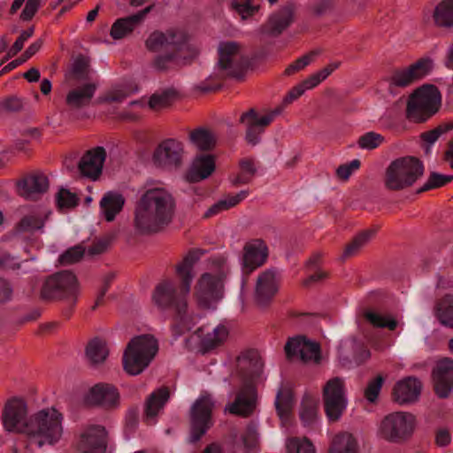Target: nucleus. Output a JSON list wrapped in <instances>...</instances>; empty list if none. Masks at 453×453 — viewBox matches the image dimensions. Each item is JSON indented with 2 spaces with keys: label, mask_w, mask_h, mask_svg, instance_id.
Here are the masks:
<instances>
[{
  "label": "nucleus",
  "mask_w": 453,
  "mask_h": 453,
  "mask_svg": "<svg viewBox=\"0 0 453 453\" xmlns=\"http://www.w3.org/2000/svg\"><path fill=\"white\" fill-rule=\"evenodd\" d=\"M202 249H191L183 257L181 263L176 265V273L180 279V290L168 280L159 282L152 295L155 304L162 310H172L174 324L173 330L181 334L188 326L187 296L190 292V286L194 275L192 270L194 265L205 254Z\"/></svg>",
  "instance_id": "nucleus-1"
},
{
  "label": "nucleus",
  "mask_w": 453,
  "mask_h": 453,
  "mask_svg": "<svg viewBox=\"0 0 453 453\" xmlns=\"http://www.w3.org/2000/svg\"><path fill=\"white\" fill-rule=\"evenodd\" d=\"M188 41L189 35L177 28L151 32L144 42L148 51L157 53L151 60L150 66L158 73H167L191 65L200 50L189 44Z\"/></svg>",
  "instance_id": "nucleus-2"
},
{
  "label": "nucleus",
  "mask_w": 453,
  "mask_h": 453,
  "mask_svg": "<svg viewBox=\"0 0 453 453\" xmlns=\"http://www.w3.org/2000/svg\"><path fill=\"white\" fill-rule=\"evenodd\" d=\"M173 197L160 188L148 189L137 202L134 225L140 234H152L167 226L174 215Z\"/></svg>",
  "instance_id": "nucleus-3"
},
{
  "label": "nucleus",
  "mask_w": 453,
  "mask_h": 453,
  "mask_svg": "<svg viewBox=\"0 0 453 453\" xmlns=\"http://www.w3.org/2000/svg\"><path fill=\"white\" fill-rule=\"evenodd\" d=\"M79 294L80 284L77 276L70 270H62L46 278L40 290V298L45 302H65L67 307L62 312L69 319Z\"/></svg>",
  "instance_id": "nucleus-4"
},
{
  "label": "nucleus",
  "mask_w": 453,
  "mask_h": 453,
  "mask_svg": "<svg viewBox=\"0 0 453 453\" xmlns=\"http://www.w3.org/2000/svg\"><path fill=\"white\" fill-rule=\"evenodd\" d=\"M26 435L30 444L41 448L57 443L63 433L62 414L57 410L43 409L28 418Z\"/></svg>",
  "instance_id": "nucleus-5"
},
{
  "label": "nucleus",
  "mask_w": 453,
  "mask_h": 453,
  "mask_svg": "<svg viewBox=\"0 0 453 453\" xmlns=\"http://www.w3.org/2000/svg\"><path fill=\"white\" fill-rule=\"evenodd\" d=\"M424 173L425 165L418 157H401L391 161L386 168L383 183L388 191H403L411 188Z\"/></svg>",
  "instance_id": "nucleus-6"
},
{
  "label": "nucleus",
  "mask_w": 453,
  "mask_h": 453,
  "mask_svg": "<svg viewBox=\"0 0 453 453\" xmlns=\"http://www.w3.org/2000/svg\"><path fill=\"white\" fill-rule=\"evenodd\" d=\"M158 352V342L150 334L133 337L123 353V369L129 375L141 374Z\"/></svg>",
  "instance_id": "nucleus-7"
},
{
  "label": "nucleus",
  "mask_w": 453,
  "mask_h": 453,
  "mask_svg": "<svg viewBox=\"0 0 453 453\" xmlns=\"http://www.w3.org/2000/svg\"><path fill=\"white\" fill-rule=\"evenodd\" d=\"M441 106V94L434 84H423L410 96L406 118L415 123H424L435 115Z\"/></svg>",
  "instance_id": "nucleus-8"
},
{
  "label": "nucleus",
  "mask_w": 453,
  "mask_h": 453,
  "mask_svg": "<svg viewBox=\"0 0 453 453\" xmlns=\"http://www.w3.org/2000/svg\"><path fill=\"white\" fill-rule=\"evenodd\" d=\"M417 426L416 416L407 411L388 413L380 420L377 434L390 443L402 444L413 435Z\"/></svg>",
  "instance_id": "nucleus-9"
},
{
  "label": "nucleus",
  "mask_w": 453,
  "mask_h": 453,
  "mask_svg": "<svg viewBox=\"0 0 453 453\" xmlns=\"http://www.w3.org/2000/svg\"><path fill=\"white\" fill-rule=\"evenodd\" d=\"M215 400L210 393L202 394L190 406L188 411L189 436L188 442L199 441L213 426L212 413Z\"/></svg>",
  "instance_id": "nucleus-10"
},
{
  "label": "nucleus",
  "mask_w": 453,
  "mask_h": 453,
  "mask_svg": "<svg viewBox=\"0 0 453 453\" xmlns=\"http://www.w3.org/2000/svg\"><path fill=\"white\" fill-rule=\"evenodd\" d=\"M241 44L237 42H221L218 48V66L222 71H227L226 76L242 80L250 65L248 57L241 56L238 60L235 57L239 54Z\"/></svg>",
  "instance_id": "nucleus-11"
},
{
  "label": "nucleus",
  "mask_w": 453,
  "mask_h": 453,
  "mask_svg": "<svg viewBox=\"0 0 453 453\" xmlns=\"http://www.w3.org/2000/svg\"><path fill=\"white\" fill-rule=\"evenodd\" d=\"M322 400L328 421L333 423L339 421L347 407L342 379L334 377L326 381L323 387Z\"/></svg>",
  "instance_id": "nucleus-12"
},
{
  "label": "nucleus",
  "mask_w": 453,
  "mask_h": 453,
  "mask_svg": "<svg viewBox=\"0 0 453 453\" xmlns=\"http://www.w3.org/2000/svg\"><path fill=\"white\" fill-rule=\"evenodd\" d=\"M434 69V61L430 58H421L406 68H395L387 79L389 90L404 88L428 75Z\"/></svg>",
  "instance_id": "nucleus-13"
},
{
  "label": "nucleus",
  "mask_w": 453,
  "mask_h": 453,
  "mask_svg": "<svg viewBox=\"0 0 453 453\" xmlns=\"http://www.w3.org/2000/svg\"><path fill=\"white\" fill-rule=\"evenodd\" d=\"M226 278V273L223 271L216 275L210 273L201 275L196 287V296L201 308L210 309L213 303H217L223 297V282Z\"/></svg>",
  "instance_id": "nucleus-14"
},
{
  "label": "nucleus",
  "mask_w": 453,
  "mask_h": 453,
  "mask_svg": "<svg viewBox=\"0 0 453 453\" xmlns=\"http://www.w3.org/2000/svg\"><path fill=\"white\" fill-rule=\"evenodd\" d=\"M27 404L23 398L12 397L9 399L4 407L2 421L4 427L8 432L26 434L28 425Z\"/></svg>",
  "instance_id": "nucleus-15"
},
{
  "label": "nucleus",
  "mask_w": 453,
  "mask_h": 453,
  "mask_svg": "<svg viewBox=\"0 0 453 453\" xmlns=\"http://www.w3.org/2000/svg\"><path fill=\"white\" fill-rule=\"evenodd\" d=\"M83 403L88 407L115 410L120 404V395L114 385L100 382L88 389L83 397Z\"/></svg>",
  "instance_id": "nucleus-16"
},
{
  "label": "nucleus",
  "mask_w": 453,
  "mask_h": 453,
  "mask_svg": "<svg viewBox=\"0 0 453 453\" xmlns=\"http://www.w3.org/2000/svg\"><path fill=\"white\" fill-rule=\"evenodd\" d=\"M280 289V279L275 268L261 272L256 280L254 302L259 308H267Z\"/></svg>",
  "instance_id": "nucleus-17"
},
{
  "label": "nucleus",
  "mask_w": 453,
  "mask_h": 453,
  "mask_svg": "<svg viewBox=\"0 0 453 453\" xmlns=\"http://www.w3.org/2000/svg\"><path fill=\"white\" fill-rule=\"evenodd\" d=\"M237 371L242 383L257 385L264 372V361L259 352L250 349L242 352L236 359Z\"/></svg>",
  "instance_id": "nucleus-18"
},
{
  "label": "nucleus",
  "mask_w": 453,
  "mask_h": 453,
  "mask_svg": "<svg viewBox=\"0 0 453 453\" xmlns=\"http://www.w3.org/2000/svg\"><path fill=\"white\" fill-rule=\"evenodd\" d=\"M184 145L181 142L168 138L162 141L155 149L152 161L156 166L178 168L182 164Z\"/></svg>",
  "instance_id": "nucleus-19"
},
{
  "label": "nucleus",
  "mask_w": 453,
  "mask_h": 453,
  "mask_svg": "<svg viewBox=\"0 0 453 453\" xmlns=\"http://www.w3.org/2000/svg\"><path fill=\"white\" fill-rule=\"evenodd\" d=\"M433 389L440 399L449 397L453 389V359L443 357L437 361L432 373Z\"/></svg>",
  "instance_id": "nucleus-20"
},
{
  "label": "nucleus",
  "mask_w": 453,
  "mask_h": 453,
  "mask_svg": "<svg viewBox=\"0 0 453 453\" xmlns=\"http://www.w3.org/2000/svg\"><path fill=\"white\" fill-rule=\"evenodd\" d=\"M296 4L288 2L272 13L267 21L261 26L262 34L271 37L280 36L295 20Z\"/></svg>",
  "instance_id": "nucleus-21"
},
{
  "label": "nucleus",
  "mask_w": 453,
  "mask_h": 453,
  "mask_svg": "<svg viewBox=\"0 0 453 453\" xmlns=\"http://www.w3.org/2000/svg\"><path fill=\"white\" fill-rule=\"evenodd\" d=\"M269 256V249L263 239H253L247 242L242 250V266L245 275L265 264Z\"/></svg>",
  "instance_id": "nucleus-22"
},
{
  "label": "nucleus",
  "mask_w": 453,
  "mask_h": 453,
  "mask_svg": "<svg viewBox=\"0 0 453 453\" xmlns=\"http://www.w3.org/2000/svg\"><path fill=\"white\" fill-rule=\"evenodd\" d=\"M257 400V386L242 383L234 401L226 410H228L231 414L247 418L254 412Z\"/></svg>",
  "instance_id": "nucleus-23"
},
{
  "label": "nucleus",
  "mask_w": 453,
  "mask_h": 453,
  "mask_svg": "<svg viewBox=\"0 0 453 453\" xmlns=\"http://www.w3.org/2000/svg\"><path fill=\"white\" fill-rule=\"evenodd\" d=\"M269 118H261L255 108H250L241 114L239 123L245 126V141L250 146L261 142V135L269 126Z\"/></svg>",
  "instance_id": "nucleus-24"
},
{
  "label": "nucleus",
  "mask_w": 453,
  "mask_h": 453,
  "mask_svg": "<svg viewBox=\"0 0 453 453\" xmlns=\"http://www.w3.org/2000/svg\"><path fill=\"white\" fill-rule=\"evenodd\" d=\"M106 156V150L102 146L87 150L78 163L81 175L96 180L102 174Z\"/></svg>",
  "instance_id": "nucleus-25"
},
{
  "label": "nucleus",
  "mask_w": 453,
  "mask_h": 453,
  "mask_svg": "<svg viewBox=\"0 0 453 453\" xmlns=\"http://www.w3.org/2000/svg\"><path fill=\"white\" fill-rule=\"evenodd\" d=\"M423 383L415 376H407L397 381L391 393L392 400L401 405L417 402L421 395Z\"/></svg>",
  "instance_id": "nucleus-26"
},
{
  "label": "nucleus",
  "mask_w": 453,
  "mask_h": 453,
  "mask_svg": "<svg viewBox=\"0 0 453 453\" xmlns=\"http://www.w3.org/2000/svg\"><path fill=\"white\" fill-rule=\"evenodd\" d=\"M79 448L82 453H105L107 448L105 427L99 425L88 426L81 434Z\"/></svg>",
  "instance_id": "nucleus-27"
},
{
  "label": "nucleus",
  "mask_w": 453,
  "mask_h": 453,
  "mask_svg": "<svg viewBox=\"0 0 453 453\" xmlns=\"http://www.w3.org/2000/svg\"><path fill=\"white\" fill-rule=\"evenodd\" d=\"M153 8L154 4H150L134 14L116 19L110 30L111 37L114 40H121L130 35L135 28L143 23L146 16Z\"/></svg>",
  "instance_id": "nucleus-28"
},
{
  "label": "nucleus",
  "mask_w": 453,
  "mask_h": 453,
  "mask_svg": "<svg viewBox=\"0 0 453 453\" xmlns=\"http://www.w3.org/2000/svg\"><path fill=\"white\" fill-rule=\"evenodd\" d=\"M18 194L26 199L34 195H42L48 191L50 182L48 177L42 173H32L25 175L16 183Z\"/></svg>",
  "instance_id": "nucleus-29"
},
{
  "label": "nucleus",
  "mask_w": 453,
  "mask_h": 453,
  "mask_svg": "<svg viewBox=\"0 0 453 453\" xmlns=\"http://www.w3.org/2000/svg\"><path fill=\"white\" fill-rule=\"evenodd\" d=\"M215 159L211 154L197 155L187 171L185 180L189 183H197L209 178L216 169Z\"/></svg>",
  "instance_id": "nucleus-30"
},
{
  "label": "nucleus",
  "mask_w": 453,
  "mask_h": 453,
  "mask_svg": "<svg viewBox=\"0 0 453 453\" xmlns=\"http://www.w3.org/2000/svg\"><path fill=\"white\" fill-rule=\"evenodd\" d=\"M170 389L166 386H162L154 390L146 399L144 404V415L147 418L157 417L159 411L165 407L170 399Z\"/></svg>",
  "instance_id": "nucleus-31"
},
{
  "label": "nucleus",
  "mask_w": 453,
  "mask_h": 453,
  "mask_svg": "<svg viewBox=\"0 0 453 453\" xmlns=\"http://www.w3.org/2000/svg\"><path fill=\"white\" fill-rule=\"evenodd\" d=\"M96 88L97 86L95 83H86L81 87L70 90L65 97L66 104L74 109H81L88 105Z\"/></svg>",
  "instance_id": "nucleus-32"
},
{
  "label": "nucleus",
  "mask_w": 453,
  "mask_h": 453,
  "mask_svg": "<svg viewBox=\"0 0 453 453\" xmlns=\"http://www.w3.org/2000/svg\"><path fill=\"white\" fill-rule=\"evenodd\" d=\"M125 204V197L122 194L108 191L100 201V207L107 222H111L122 211Z\"/></svg>",
  "instance_id": "nucleus-33"
},
{
  "label": "nucleus",
  "mask_w": 453,
  "mask_h": 453,
  "mask_svg": "<svg viewBox=\"0 0 453 453\" xmlns=\"http://www.w3.org/2000/svg\"><path fill=\"white\" fill-rule=\"evenodd\" d=\"M189 142L200 151H211L217 143L216 134L205 127H198L189 133Z\"/></svg>",
  "instance_id": "nucleus-34"
},
{
  "label": "nucleus",
  "mask_w": 453,
  "mask_h": 453,
  "mask_svg": "<svg viewBox=\"0 0 453 453\" xmlns=\"http://www.w3.org/2000/svg\"><path fill=\"white\" fill-rule=\"evenodd\" d=\"M363 317L365 321L374 328H387L390 331H394L398 326V321L393 315L389 313L382 314L374 309L368 308L364 310Z\"/></svg>",
  "instance_id": "nucleus-35"
},
{
  "label": "nucleus",
  "mask_w": 453,
  "mask_h": 453,
  "mask_svg": "<svg viewBox=\"0 0 453 453\" xmlns=\"http://www.w3.org/2000/svg\"><path fill=\"white\" fill-rule=\"evenodd\" d=\"M85 355L92 365L104 363L109 356V349L105 341L99 337L91 339L86 346Z\"/></svg>",
  "instance_id": "nucleus-36"
},
{
  "label": "nucleus",
  "mask_w": 453,
  "mask_h": 453,
  "mask_svg": "<svg viewBox=\"0 0 453 453\" xmlns=\"http://www.w3.org/2000/svg\"><path fill=\"white\" fill-rule=\"evenodd\" d=\"M319 399L305 394L300 405V418L304 426H313L318 419Z\"/></svg>",
  "instance_id": "nucleus-37"
},
{
  "label": "nucleus",
  "mask_w": 453,
  "mask_h": 453,
  "mask_svg": "<svg viewBox=\"0 0 453 453\" xmlns=\"http://www.w3.org/2000/svg\"><path fill=\"white\" fill-rule=\"evenodd\" d=\"M433 19L438 27H453V0H442L434 8Z\"/></svg>",
  "instance_id": "nucleus-38"
},
{
  "label": "nucleus",
  "mask_w": 453,
  "mask_h": 453,
  "mask_svg": "<svg viewBox=\"0 0 453 453\" xmlns=\"http://www.w3.org/2000/svg\"><path fill=\"white\" fill-rule=\"evenodd\" d=\"M435 316L441 325L453 328V295L446 294L437 301Z\"/></svg>",
  "instance_id": "nucleus-39"
},
{
  "label": "nucleus",
  "mask_w": 453,
  "mask_h": 453,
  "mask_svg": "<svg viewBox=\"0 0 453 453\" xmlns=\"http://www.w3.org/2000/svg\"><path fill=\"white\" fill-rule=\"evenodd\" d=\"M294 406V395L290 388H280L275 398V408L280 419H287Z\"/></svg>",
  "instance_id": "nucleus-40"
},
{
  "label": "nucleus",
  "mask_w": 453,
  "mask_h": 453,
  "mask_svg": "<svg viewBox=\"0 0 453 453\" xmlns=\"http://www.w3.org/2000/svg\"><path fill=\"white\" fill-rule=\"evenodd\" d=\"M376 230L366 229L357 234L344 249L342 260L355 256L374 236Z\"/></svg>",
  "instance_id": "nucleus-41"
},
{
  "label": "nucleus",
  "mask_w": 453,
  "mask_h": 453,
  "mask_svg": "<svg viewBox=\"0 0 453 453\" xmlns=\"http://www.w3.org/2000/svg\"><path fill=\"white\" fill-rule=\"evenodd\" d=\"M48 215L42 213H30L25 215L17 224L16 228L23 233H34L43 228Z\"/></svg>",
  "instance_id": "nucleus-42"
},
{
  "label": "nucleus",
  "mask_w": 453,
  "mask_h": 453,
  "mask_svg": "<svg viewBox=\"0 0 453 453\" xmlns=\"http://www.w3.org/2000/svg\"><path fill=\"white\" fill-rule=\"evenodd\" d=\"M357 443L356 439L350 434H340L334 436L330 453H357Z\"/></svg>",
  "instance_id": "nucleus-43"
},
{
  "label": "nucleus",
  "mask_w": 453,
  "mask_h": 453,
  "mask_svg": "<svg viewBox=\"0 0 453 453\" xmlns=\"http://www.w3.org/2000/svg\"><path fill=\"white\" fill-rule=\"evenodd\" d=\"M228 336V329L223 326H218L213 334H208L201 342V347L203 352H209L220 346Z\"/></svg>",
  "instance_id": "nucleus-44"
},
{
  "label": "nucleus",
  "mask_w": 453,
  "mask_h": 453,
  "mask_svg": "<svg viewBox=\"0 0 453 453\" xmlns=\"http://www.w3.org/2000/svg\"><path fill=\"white\" fill-rule=\"evenodd\" d=\"M90 58L83 54H79L73 60L70 75L77 81H87L89 78Z\"/></svg>",
  "instance_id": "nucleus-45"
},
{
  "label": "nucleus",
  "mask_w": 453,
  "mask_h": 453,
  "mask_svg": "<svg viewBox=\"0 0 453 453\" xmlns=\"http://www.w3.org/2000/svg\"><path fill=\"white\" fill-rule=\"evenodd\" d=\"M247 194V191L242 190L234 196H231L226 199L218 201L206 211V212L203 215V218H210L222 211L228 210L237 205L242 199L246 197Z\"/></svg>",
  "instance_id": "nucleus-46"
},
{
  "label": "nucleus",
  "mask_w": 453,
  "mask_h": 453,
  "mask_svg": "<svg viewBox=\"0 0 453 453\" xmlns=\"http://www.w3.org/2000/svg\"><path fill=\"white\" fill-rule=\"evenodd\" d=\"M86 248L82 243L68 248L58 258V263L62 266L77 264L82 260Z\"/></svg>",
  "instance_id": "nucleus-47"
},
{
  "label": "nucleus",
  "mask_w": 453,
  "mask_h": 453,
  "mask_svg": "<svg viewBox=\"0 0 453 453\" xmlns=\"http://www.w3.org/2000/svg\"><path fill=\"white\" fill-rule=\"evenodd\" d=\"M453 129V121L442 122L432 130L424 132L420 134V139L426 143V153L430 150V146L434 144L441 135Z\"/></svg>",
  "instance_id": "nucleus-48"
},
{
  "label": "nucleus",
  "mask_w": 453,
  "mask_h": 453,
  "mask_svg": "<svg viewBox=\"0 0 453 453\" xmlns=\"http://www.w3.org/2000/svg\"><path fill=\"white\" fill-rule=\"evenodd\" d=\"M452 180L453 175H445L437 172H432L426 182L416 190V194H421L431 189L444 187Z\"/></svg>",
  "instance_id": "nucleus-49"
},
{
  "label": "nucleus",
  "mask_w": 453,
  "mask_h": 453,
  "mask_svg": "<svg viewBox=\"0 0 453 453\" xmlns=\"http://www.w3.org/2000/svg\"><path fill=\"white\" fill-rule=\"evenodd\" d=\"M178 96V92L174 88L165 89L161 94H153L148 102L150 108L166 107L170 105Z\"/></svg>",
  "instance_id": "nucleus-50"
},
{
  "label": "nucleus",
  "mask_w": 453,
  "mask_h": 453,
  "mask_svg": "<svg viewBox=\"0 0 453 453\" xmlns=\"http://www.w3.org/2000/svg\"><path fill=\"white\" fill-rule=\"evenodd\" d=\"M301 360L303 363L312 361L315 364H319L321 361V348L319 342H311L306 338L301 350Z\"/></svg>",
  "instance_id": "nucleus-51"
},
{
  "label": "nucleus",
  "mask_w": 453,
  "mask_h": 453,
  "mask_svg": "<svg viewBox=\"0 0 453 453\" xmlns=\"http://www.w3.org/2000/svg\"><path fill=\"white\" fill-rule=\"evenodd\" d=\"M287 453H315L316 449L310 439L293 437L286 444Z\"/></svg>",
  "instance_id": "nucleus-52"
},
{
  "label": "nucleus",
  "mask_w": 453,
  "mask_h": 453,
  "mask_svg": "<svg viewBox=\"0 0 453 453\" xmlns=\"http://www.w3.org/2000/svg\"><path fill=\"white\" fill-rule=\"evenodd\" d=\"M320 54V50H313L308 52L307 54L297 58L292 64H290L284 71V75L290 76L300 70L306 67L309 64H311L314 58Z\"/></svg>",
  "instance_id": "nucleus-53"
},
{
  "label": "nucleus",
  "mask_w": 453,
  "mask_h": 453,
  "mask_svg": "<svg viewBox=\"0 0 453 453\" xmlns=\"http://www.w3.org/2000/svg\"><path fill=\"white\" fill-rule=\"evenodd\" d=\"M56 203L59 209L74 208L79 203V198L76 194L69 189L61 188L56 195Z\"/></svg>",
  "instance_id": "nucleus-54"
},
{
  "label": "nucleus",
  "mask_w": 453,
  "mask_h": 453,
  "mask_svg": "<svg viewBox=\"0 0 453 453\" xmlns=\"http://www.w3.org/2000/svg\"><path fill=\"white\" fill-rule=\"evenodd\" d=\"M384 381V376L378 374L374 379L368 382L364 391V395L368 402L375 403L377 401Z\"/></svg>",
  "instance_id": "nucleus-55"
},
{
  "label": "nucleus",
  "mask_w": 453,
  "mask_h": 453,
  "mask_svg": "<svg viewBox=\"0 0 453 453\" xmlns=\"http://www.w3.org/2000/svg\"><path fill=\"white\" fill-rule=\"evenodd\" d=\"M384 142V137L375 132H368L361 135L357 140L359 148L363 150H374Z\"/></svg>",
  "instance_id": "nucleus-56"
},
{
  "label": "nucleus",
  "mask_w": 453,
  "mask_h": 453,
  "mask_svg": "<svg viewBox=\"0 0 453 453\" xmlns=\"http://www.w3.org/2000/svg\"><path fill=\"white\" fill-rule=\"evenodd\" d=\"M251 1L252 0H233L232 7L241 15L242 19H245L253 16L259 10V6L252 5Z\"/></svg>",
  "instance_id": "nucleus-57"
},
{
  "label": "nucleus",
  "mask_w": 453,
  "mask_h": 453,
  "mask_svg": "<svg viewBox=\"0 0 453 453\" xmlns=\"http://www.w3.org/2000/svg\"><path fill=\"white\" fill-rule=\"evenodd\" d=\"M306 338L304 335H297L287 342L284 348L287 358L290 359L297 355L301 357V350Z\"/></svg>",
  "instance_id": "nucleus-58"
},
{
  "label": "nucleus",
  "mask_w": 453,
  "mask_h": 453,
  "mask_svg": "<svg viewBox=\"0 0 453 453\" xmlns=\"http://www.w3.org/2000/svg\"><path fill=\"white\" fill-rule=\"evenodd\" d=\"M114 234H107L104 238L95 240L92 245L88 248V253L90 256L101 255L108 250L111 243L114 240Z\"/></svg>",
  "instance_id": "nucleus-59"
},
{
  "label": "nucleus",
  "mask_w": 453,
  "mask_h": 453,
  "mask_svg": "<svg viewBox=\"0 0 453 453\" xmlns=\"http://www.w3.org/2000/svg\"><path fill=\"white\" fill-rule=\"evenodd\" d=\"M337 0H319L310 7L311 14L316 18H320L328 12L334 11Z\"/></svg>",
  "instance_id": "nucleus-60"
},
{
  "label": "nucleus",
  "mask_w": 453,
  "mask_h": 453,
  "mask_svg": "<svg viewBox=\"0 0 453 453\" xmlns=\"http://www.w3.org/2000/svg\"><path fill=\"white\" fill-rule=\"evenodd\" d=\"M0 109L8 112H17L23 109V100L16 96H11L0 102Z\"/></svg>",
  "instance_id": "nucleus-61"
},
{
  "label": "nucleus",
  "mask_w": 453,
  "mask_h": 453,
  "mask_svg": "<svg viewBox=\"0 0 453 453\" xmlns=\"http://www.w3.org/2000/svg\"><path fill=\"white\" fill-rule=\"evenodd\" d=\"M360 161L358 159L352 160L349 164L341 165L336 169V175L342 180H347L354 170L360 167Z\"/></svg>",
  "instance_id": "nucleus-62"
},
{
  "label": "nucleus",
  "mask_w": 453,
  "mask_h": 453,
  "mask_svg": "<svg viewBox=\"0 0 453 453\" xmlns=\"http://www.w3.org/2000/svg\"><path fill=\"white\" fill-rule=\"evenodd\" d=\"M242 441L247 450L250 451L254 449L258 442L256 430L253 427H248L246 432L242 435Z\"/></svg>",
  "instance_id": "nucleus-63"
},
{
  "label": "nucleus",
  "mask_w": 453,
  "mask_h": 453,
  "mask_svg": "<svg viewBox=\"0 0 453 453\" xmlns=\"http://www.w3.org/2000/svg\"><path fill=\"white\" fill-rule=\"evenodd\" d=\"M40 7V4L33 0H27L20 13V19L23 21L31 20Z\"/></svg>",
  "instance_id": "nucleus-64"
}]
</instances>
